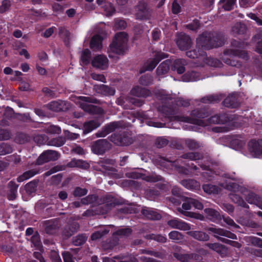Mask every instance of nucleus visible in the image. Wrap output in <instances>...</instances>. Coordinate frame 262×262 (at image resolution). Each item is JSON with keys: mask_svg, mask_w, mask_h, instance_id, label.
I'll return each mask as SVG.
<instances>
[{"mask_svg": "<svg viewBox=\"0 0 262 262\" xmlns=\"http://www.w3.org/2000/svg\"><path fill=\"white\" fill-rule=\"evenodd\" d=\"M224 43V40L221 35L210 33H204L196 39V45L198 48L202 47L203 49H210L222 46ZM199 54L196 50H191L186 53L187 56L190 58L198 59L199 64L204 66L207 63L210 66L217 67L220 64L218 60L208 59L206 53L203 49H199Z\"/></svg>", "mask_w": 262, "mask_h": 262, "instance_id": "f257e3e1", "label": "nucleus"}, {"mask_svg": "<svg viewBox=\"0 0 262 262\" xmlns=\"http://www.w3.org/2000/svg\"><path fill=\"white\" fill-rule=\"evenodd\" d=\"M187 234L200 241H207L209 239V236L205 232L201 231H188Z\"/></svg>", "mask_w": 262, "mask_h": 262, "instance_id": "393cba45", "label": "nucleus"}, {"mask_svg": "<svg viewBox=\"0 0 262 262\" xmlns=\"http://www.w3.org/2000/svg\"><path fill=\"white\" fill-rule=\"evenodd\" d=\"M59 35L63 39L65 44L68 46L72 38L70 32L64 27H60L59 28Z\"/></svg>", "mask_w": 262, "mask_h": 262, "instance_id": "cd10ccee", "label": "nucleus"}, {"mask_svg": "<svg viewBox=\"0 0 262 262\" xmlns=\"http://www.w3.org/2000/svg\"><path fill=\"white\" fill-rule=\"evenodd\" d=\"M111 147V144L105 139H100L95 142L92 146L93 152L98 155L104 153Z\"/></svg>", "mask_w": 262, "mask_h": 262, "instance_id": "9b49d317", "label": "nucleus"}, {"mask_svg": "<svg viewBox=\"0 0 262 262\" xmlns=\"http://www.w3.org/2000/svg\"><path fill=\"white\" fill-rule=\"evenodd\" d=\"M13 149L12 147L6 143L0 144V156H4L12 152Z\"/></svg>", "mask_w": 262, "mask_h": 262, "instance_id": "79ce46f5", "label": "nucleus"}, {"mask_svg": "<svg viewBox=\"0 0 262 262\" xmlns=\"http://www.w3.org/2000/svg\"><path fill=\"white\" fill-rule=\"evenodd\" d=\"M45 230L48 234H55L59 228L58 222L56 220H48L45 222Z\"/></svg>", "mask_w": 262, "mask_h": 262, "instance_id": "6ab92c4d", "label": "nucleus"}, {"mask_svg": "<svg viewBox=\"0 0 262 262\" xmlns=\"http://www.w3.org/2000/svg\"><path fill=\"white\" fill-rule=\"evenodd\" d=\"M169 70V62L167 60L162 62L157 69V73L159 75L167 73Z\"/></svg>", "mask_w": 262, "mask_h": 262, "instance_id": "58836bf2", "label": "nucleus"}, {"mask_svg": "<svg viewBox=\"0 0 262 262\" xmlns=\"http://www.w3.org/2000/svg\"><path fill=\"white\" fill-rule=\"evenodd\" d=\"M178 211L183 215L191 218L199 219H200V217H202V215L200 214H197L194 212H189L187 211H184L181 208L178 209Z\"/></svg>", "mask_w": 262, "mask_h": 262, "instance_id": "052dcab7", "label": "nucleus"}, {"mask_svg": "<svg viewBox=\"0 0 262 262\" xmlns=\"http://www.w3.org/2000/svg\"><path fill=\"white\" fill-rule=\"evenodd\" d=\"M191 115L198 118H204L208 116V113L205 110L193 111L191 113Z\"/></svg>", "mask_w": 262, "mask_h": 262, "instance_id": "13d9d810", "label": "nucleus"}, {"mask_svg": "<svg viewBox=\"0 0 262 262\" xmlns=\"http://www.w3.org/2000/svg\"><path fill=\"white\" fill-rule=\"evenodd\" d=\"M38 173V171L35 170V169H31L28 171H27L25 172L23 174L19 176L17 179V181L18 182H21L25 180H27L31 177H33L35 174H37Z\"/></svg>", "mask_w": 262, "mask_h": 262, "instance_id": "c9c22d12", "label": "nucleus"}, {"mask_svg": "<svg viewBox=\"0 0 262 262\" xmlns=\"http://www.w3.org/2000/svg\"><path fill=\"white\" fill-rule=\"evenodd\" d=\"M141 213L147 219L151 220H159L162 217L160 213L150 208L144 207L141 210Z\"/></svg>", "mask_w": 262, "mask_h": 262, "instance_id": "aec40b11", "label": "nucleus"}, {"mask_svg": "<svg viewBox=\"0 0 262 262\" xmlns=\"http://www.w3.org/2000/svg\"><path fill=\"white\" fill-rule=\"evenodd\" d=\"M232 199V201L235 203L237 204L238 206H240L243 208H249L248 205L246 202L243 199V198H230Z\"/></svg>", "mask_w": 262, "mask_h": 262, "instance_id": "680f3d73", "label": "nucleus"}, {"mask_svg": "<svg viewBox=\"0 0 262 262\" xmlns=\"http://www.w3.org/2000/svg\"><path fill=\"white\" fill-rule=\"evenodd\" d=\"M244 44L236 40H233L231 42V48L230 49L224 51L225 55L239 56L243 59H247V53L243 50H241L244 48Z\"/></svg>", "mask_w": 262, "mask_h": 262, "instance_id": "39448f33", "label": "nucleus"}, {"mask_svg": "<svg viewBox=\"0 0 262 262\" xmlns=\"http://www.w3.org/2000/svg\"><path fill=\"white\" fill-rule=\"evenodd\" d=\"M96 89L99 93L104 95H113L115 92L114 89L104 84L98 85Z\"/></svg>", "mask_w": 262, "mask_h": 262, "instance_id": "72a5a7b5", "label": "nucleus"}, {"mask_svg": "<svg viewBox=\"0 0 262 262\" xmlns=\"http://www.w3.org/2000/svg\"><path fill=\"white\" fill-rule=\"evenodd\" d=\"M73 101L76 103L79 104L80 107L84 111L90 113H101L102 112L100 108L89 104L96 103L97 100L94 98L85 96L74 97L73 98Z\"/></svg>", "mask_w": 262, "mask_h": 262, "instance_id": "20e7f679", "label": "nucleus"}, {"mask_svg": "<svg viewBox=\"0 0 262 262\" xmlns=\"http://www.w3.org/2000/svg\"><path fill=\"white\" fill-rule=\"evenodd\" d=\"M11 6V1L10 0H4L2 2V5L0 6V12L4 13L7 11Z\"/></svg>", "mask_w": 262, "mask_h": 262, "instance_id": "e2e57ef3", "label": "nucleus"}, {"mask_svg": "<svg viewBox=\"0 0 262 262\" xmlns=\"http://www.w3.org/2000/svg\"><path fill=\"white\" fill-rule=\"evenodd\" d=\"M31 242L34 246L36 248H39L42 245L40 241V235L37 232L32 236L31 238Z\"/></svg>", "mask_w": 262, "mask_h": 262, "instance_id": "864d4df0", "label": "nucleus"}, {"mask_svg": "<svg viewBox=\"0 0 262 262\" xmlns=\"http://www.w3.org/2000/svg\"><path fill=\"white\" fill-rule=\"evenodd\" d=\"M103 9L106 13V16H111L113 15L115 11V8L112 4L108 2L105 3L104 6H103Z\"/></svg>", "mask_w": 262, "mask_h": 262, "instance_id": "4d7b16f0", "label": "nucleus"}, {"mask_svg": "<svg viewBox=\"0 0 262 262\" xmlns=\"http://www.w3.org/2000/svg\"><path fill=\"white\" fill-rule=\"evenodd\" d=\"M221 100L220 96L218 95H210L203 98L201 100L202 102L205 103H213L219 102Z\"/></svg>", "mask_w": 262, "mask_h": 262, "instance_id": "de8ad7c7", "label": "nucleus"}, {"mask_svg": "<svg viewBox=\"0 0 262 262\" xmlns=\"http://www.w3.org/2000/svg\"><path fill=\"white\" fill-rule=\"evenodd\" d=\"M250 242L254 246L262 248V239L257 237H251Z\"/></svg>", "mask_w": 262, "mask_h": 262, "instance_id": "338daca9", "label": "nucleus"}, {"mask_svg": "<svg viewBox=\"0 0 262 262\" xmlns=\"http://www.w3.org/2000/svg\"><path fill=\"white\" fill-rule=\"evenodd\" d=\"M223 104L225 106L228 107H235L237 106L236 102V98L233 95L228 96L223 102Z\"/></svg>", "mask_w": 262, "mask_h": 262, "instance_id": "ea45409f", "label": "nucleus"}, {"mask_svg": "<svg viewBox=\"0 0 262 262\" xmlns=\"http://www.w3.org/2000/svg\"><path fill=\"white\" fill-rule=\"evenodd\" d=\"M90 51L89 49H85L81 53V59L83 64H87L89 62Z\"/></svg>", "mask_w": 262, "mask_h": 262, "instance_id": "bf43d9fd", "label": "nucleus"}, {"mask_svg": "<svg viewBox=\"0 0 262 262\" xmlns=\"http://www.w3.org/2000/svg\"><path fill=\"white\" fill-rule=\"evenodd\" d=\"M174 257L181 262H189L192 256L189 254H176Z\"/></svg>", "mask_w": 262, "mask_h": 262, "instance_id": "5fc2aeb1", "label": "nucleus"}, {"mask_svg": "<svg viewBox=\"0 0 262 262\" xmlns=\"http://www.w3.org/2000/svg\"><path fill=\"white\" fill-rule=\"evenodd\" d=\"M246 31V26L241 23L236 24L232 28L234 35L244 34Z\"/></svg>", "mask_w": 262, "mask_h": 262, "instance_id": "c03bdc74", "label": "nucleus"}, {"mask_svg": "<svg viewBox=\"0 0 262 262\" xmlns=\"http://www.w3.org/2000/svg\"><path fill=\"white\" fill-rule=\"evenodd\" d=\"M251 156L255 158H262V140L251 141L248 144Z\"/></svg>", "mask_w": 262, "mask_h": 262, "instance_id": "f8f14e48", "label": "nucleus"}, {"mask_svg": "<svg viewBox=\"0 0 262 262\" xmlns=\"http://www.w3.org/2000/svg\"><path fill=\"white\" fill-rule=\"evenodd\" d=\"M49 108L55 112L64 111L70 107V104L64 101H53L48 104Z\"/></svg>", "mask_w": 262, "mask_h": 262, "instance_id": "a211bd4d", "label": "nucleus"}, {"mask_svg": "<svg viewBox=\"0 0 262 262\" xmlns=\"http://www.w3.org/2000/svg\"><path fill=\"white\" fill-rule=\"evenodd\" d=\"M128 41L127 34L124 32L117 33L110 45L108 56L110 58L115 57L114 54L120 55L126 50Z\"/></svg>", "mask_w": 262, "mask_h": 262, "instance_id": "7ed1b4c3", "label": "nucleus"}, {"mask_svg": "<svg viewBox=\"0 0 262 262\" xmlns=\"http://www.w3.org/2000/svg\"><path fill=\"white\" fill-rule=\"evenodd\" d=\"M147 238L150 239H154L157 242L164 243L166 242L167 238L165 236L161 234H151L147 235Z\"/></svg>", "mask_w": 262, "mask_h": 262, "instance_id": "8fccbe9b", "label": "nucleus"}, {"mask_svg": "<svg viewBox=\"0 0 262 262\" xmlns=\"http://www.w3.org/2000/svg\"><path fill=\"white\" fill-rule=\"evenodd\" d=\"M208 231H210V232L214 234V237L217 238L218 239V240H219L220 241H221L224 243L227 244H228V242L229 241L228 239H227V238H225L224 237H219L217 235L225 236V237H227L228 238L233 239H237V236L235 234H234L229 231H228V230H225V229H223L222 228L210 227L208 229Z\"/></svg>", "mask_w": 262, "mask_h": 262, "instance_id": "423d86ee", "label": "nucleus"}, {"mask_svg": "<svg viewBox=\"0 0 262 262\" xmlns=\"http://www.w3.org/2000/svg\"><path fill=\"white\" fill-rule=\"evenodd\" d=\"M100 124L101 123L97 120H92L85 122L83 126V133L86 134L91 132L93 129L99 127Z\"/></svg>", "mask_w": 262, "mask_h": 262, "instance_id": "a878e982", "label": "nucleus"}, {"mask_svg": "<svg viewBox=\"0 0 262 262\" xmlns=\"http://www.w3.org/2000/svg\"><path fill=\"white\" fill-rule=\"evenodd\" d=\"M102 38L98 35H96L92 38L91 48L93 50L97 51L101 49Z\"/></svg>", "mask_w": 262, "mask_h": 262, "instance_id": "c85d7f7f", "label": "nucleus"}, {"mask_svg": "<svg viewBox=\"0 0 262 262\" xmlns=\"http://www.w3.org/2000/svg\"><path fill=\"white\" fill-rule=\"evenodd\" d=\"M67 166L69 167H77L83 168H86L89 167L88 163L84 161L76 159H72L67 164Z\"/></svg>", "mask_w": 262, "mask_h": 262, "instance_id": "c756f323", "label": "nucleus"}, {"mask_svg": "<svg viewBox=\"0 0 262 262\" xmlns=\"http://www.w3.org/2000/svg\"><path fill=\"white\" fill-rule=\"evenodd\" d=\"M59 35L63 39L65 44L68 46L72 38L70 32L64 27H60L59 28Z\"/></svg>", "mask_w": 262, "mask_h": 262, "instance_id": "bb28decb", "label": "nucleus"}, {"mask_svg": "<svg viewBox=\"0 0 262 262\" xmlns=\"http://www.w3.org/2000/svg\"><path fill=\"white\" fill-rule=\"evenodd\" d=\"M135 15L137 19L145 20L148 19L150 12L147 4L144 2H140L135 8Z\"/></svg>", "mask_w": 262, "mask_h": 262, "instance_id": "6e6552de", "label": "nucleus"}, {"mask_svg": "<svg viewBox=\"0 0 262 262\" xmlns=\"http://www.w3.org/2000/svg\"><path fill=\"white\" fill-rule=\"evenodd\" d=\"M236 0H220V5L226 11H230L234 8Z\"/></svg>", "mask_w": 262, "mask_h": 262, "instance_id": "e433bc0d", "label": "nucleus"}, {"mask_svg": "<svg viewBox=\"0 0 262 262\" xmlns=\"http://www.w3.org/2000/svg\"><path fill=\"white\" fill-rule=\"evenodd\" d=\"M230 119L226 114L221 115H216L208 119L209 123L224 124L230 121Z\"/></svg>", "mask_w": 262, "mask_h": 262, "instance_id": "5701e85b", "label": "nucleus"}, {"mask_svg": "<svg viewBox=\"0 0 262 262\" xmlns=\"http://www.w3.org/2000/svg\"><path fill=\"white\" fill-rule=\"evenodd\" d=\"M121 123L119 122H114L106 125L102 130L97 133V137H105L110 133L113 132L116 128L119 127Z\"/></svg>", "mask_w": 262, "mask_h": 262, "instance_id": "412c9836", "label": "nucleus"}, {"mask_svg": "<svg viewBox=\"0 0 262 262\" xmlns=\"http://www.w3.org/2000/svg\"><path fill=\"white\" fill-rule=\"evenodd\" d=\"M92 65L95 68L104 70L108 67V60L104 55H98L92 59Z\"/></svg>", "mask_w": 262, "mask_h": 262, "instance_id": "4468645a", "label": "nucleus"}, {"mask_svg": "<svg viewBox=\"0 0 262 262\" xmlns=\"http://www.w3.org/2000/svg\"><path fill=\"white\" fill-rule=\"evenodd\" d=\"M110 140L114 144L120 146L128 145L133 142V139L125 133L112 134Z\"/></svg>", "mask_w": 262, "mask_h": 262, "instance_id": "0eeeda50", "label": "nucleus"}, {"mask_svg": "<svg viewBox=\"0 0 262 262\" xmlns=\"http://www.w3.org/2000/svg\"><path fill=\"white\" fill-rule=\"evenodd\" d=\"M131 93L133 95L137 97H145L149 95V92L148 90L145 89H143L139 86H137L134 88L132 91Z\"/></svg>", "mask_w": 262, "mask_h": 262, "instance_id": "4c0bfd02", "label": "nucleus"}, {"mask_svg": "<svg viewBox=\"0 0 262 262\" xmlns=\"http://www.w3.org/2000/svg\"><path fill=\"white\" fill-rule=\"evenodd\" d=\"M186 64V61L183 59H178L175 61L174 67L178 74H182L185 71L184 66Z\"/></svg>", "mask_w": 262, "mask_h": 262, "instance_id": "a18cd8bd", "label": "nucleus"}, {"mask_svg": "<svg viewBox=\"0 0 262 262\" xmlns=\"http://www.w3.org/2000/svg\"><path fill=\"white\" fill-rule=\"evenodd\" d=\"M208 219L210 221L217 223L221 221L222 216L219 212L212 208H206L204 210Z\"/></svg>", "mask_w": 262, "mask_h": 262, "instance_id": "4be33fe9", "label": "nucleus"}, {"mask_svg": "<svg viewBox=\"0 0 262 262\" xmlns=\"http://www.w3.org/2000/svg\"><path fill=\"white\" fill-rule=\"evenodd\" d=\"M181 184L189 189H196L200 187V183L192 179L184 180L181 181Z\"/></svg>", "mask_w": 262, "mask_h": 262, "instance_id": "7c9ffc66", "label": "nucleus"}, {"mask_svg": "<svg viewBox=\"0 0 262 262\" xmlns=\"http://www.w3.org/2000/svg\"><path fill=\"white\" fill-rule=\"evenodd\" d=\"M167 57L166 55L162 52H157L155 54V57L152 59L148 60L144 64V70L141 71V73L144 72L145 71H151L152 70L159 61Z\"/></svg>", "mask_w": 262, "mask_h": 262, "instance_id": "9d476101", "label": "nucleus"}, {"mask_svg": "<svg viewBox=\"0 0 262 262\" xmlns=\"http://www.w3.org/2000/svg\"><path fill=\"white\" fill-rule=\"evenodd\" d=\"M169 238L175 241L178 242L179 241L182 240L183 238V236L182 233L177 231H171L169 234Z\"/></svg>", "mask_w": 262, "mask_h": 262, "instance_id": "603ef678", "label": "nucleus"}, {"mask_svg": "<svg viewBox=\"0 0 262 262\" xmlns=\"http://www.w3.org/2000/svg\"><path fill=\"white\" fill-rule=\"evenodd\" d=\"M88 190L85 188L77 187L73 191V194L74 196H82L88 193Z\"/></svg>", "mask_w": 262, "mask_h": 262, "instance_id": "3c124183", "label": "nucleus"}, {"mask_svg": "<svg viewBox=\"0 0 262 262\" xmlns=\"http://www.w3.org/2000/svg\"><path fill=\"white\" fill-rule=\"evenodd\" d=\"M126 176L128 178H132V179H137L140 178L143 180H145L147 182H157L160 180V177L145 176L144 174H142L141 173L137 172L136 171L127 172L126 174Z\"/></svg>", "mask_w": 262, "mask_h": 262, "instance_id": "dca6fc26", "label": "nucleus"}, {"mask_svg": "<svg viewBox=\"0 0 262 262\" xmlns=\"http://www.w3.org/2000/svg\"><path fill=\"white\" fill-rule=\"evenodd\" d=\"M79 227V224L76 222L69 223L64 227L62 231V235L66 238H68L77 232Z\"/></svg>", "mask_w": 262, "mask_h": 262, "instance_id": "f3484780", "label": "nucleus"}, {"mask_svg": "<svg viewBox=\"0 0 262 262\" xmlns=\"http://www.w3.org/2000/svg\"><path fill=\"white\" fill-rule=\"evenodd\" d=\"M47 132L52 134H59L61 129L57 126L50 125L47 128Z\"/></svg>", "mask_w": 262, "mask_h": 262, "instance_id": "69168bd1", "label": "nucleus"}, {"mask_svg": "<svg viewBox=\"0 0 262 262\" xmlns=\"http://www.w3.org/2000/svg\"><path fill=\"white\" fill-rule=\"evenodd\" d=\"M109 232L108 230L103 229L96 231L93 233L91 236V239L96 241L101 238L104 235L107 234Z\"/></svg>", "mask_w": 262, "mask_h": 262, "instance_id": "09e8293b", "label": "nucleus"}, {"mask_svg": "<svg viewBox=\"0 0 262 262\" xmlns=\"http://www.w3.org/2000/svg\"><path fill=\"white\" fill-rule=\"evenodd\" d=\"M119 238L113 235V237L106 239L102 243L103 248L105 250H111L119 243Z\"/></svg>", "mask_w": 262, "mask_h": 262, "instance_id": "b1692460", "label": "nucleus"}, {"mask_svg": "<svg viewBox=\"0 0 262 262\" xmlns=\"http://www.w3.org/2000/svg\"><path fill=\"white\" fill-rule=\"evenodd\" d=\"M37 183L35 182H30L25 185V189L27 193L30 195L36 190Z\"/></svg>", "mask_w": 262, "mask_h": 262, "instance_id": "6e6d98bb", "label": "nucleus"}, {"mask_svg": "<svg viewBox=\"0 0 262 262\" xmlns=\"http://www.w3.org/2000/svg\"><path fill=\"white\" fill-rule=\"evenodd\" d=\"M122 201H119L116 198H82L80 201L72 202L70 205L72 207L78 208L81 205L105 204L104 206L107 210H111L116 206L121 205Z\"/></svg>", "mask_w": 262, "mask_h": 262, "instance_id": "f03ea898", "label": "nucleus"}, {"mask_svg": "<svg viewBox=\"0 0 262 262\" xmlns=\"http://www.w3.org/2000/svg\"><path fill=\"white\" fill-rule=\"evenodd\" d=\"M60 155L55 150H49L44 151L37 159L36 164L41 165L51 161L57 160Z\"/></svg>", "mask_w": 262, "mask_h": 262, "instance_id": "1a4fd4ad", "label": "nucleus"}, {"mask_svg": "<svg viewBox=\"0 0 262 262\" xmlns=\"http://www.w3.org/2000/svg\"><path fill=\"white\" fill-rule=\"evenodd\" d=\"M199 21L195 19L192 23L187 25L186 27L190 30L195 31L199 28Z\"/></svg>", "mask_w": 262, "mask_h": 262, "instance_id": "774afa93", "label": "nucleus"}, {"mask_svg": "<svg viewBox=\"0 0 262 262\" xmlns=\"http://www.w3.org/2000/svg\"><path fill=\"white\" fill-rule=\"evenodd\" d=\"M87 238L86 234H79L72 238V244L75 246H81L85 243Z\"/></svg>", "mask_w": 262, "mask_h": 262, "instance_id": "2f4dec72", "label": "nucleus"}, {"mask_svg": "<svg viewBox=\"0 0 262 262\" xmlns=\"http://www.w3.org/2000/svg\"><path fill=\"white\" fill-rule=\"evenodd\" d=\"M184 158L191 160H196L201 158L202 155L198 152H189L184 155Z\"/></svg>", "mask_w": 262, "mask_h": 262, "instance_id": "0e129e2a", "label": "nucleus"}, {"mask_svg": "<svg viewBox=\"0 0 262 262\" xmlns=\"http://www.w3.org/2000/svg\"><path fill=\"white\" fill-rule=\"evenodd\" d=\"M168 225L172 228L181 230L188 231L191 229L190 225L189 224L178 219H174L168 221Z\"/></svg>", "mask_w": 262, "mask_h": 262, "instance_id": "2eb2a0df", "label": "nucleus"}, {"mask_svg": "<svg viewBox=\"0 0 262 262\" xmlns=\"http://www.w3.org/2000/svg\"><path fill=\"white\" fill-rule=\"evenodd\" d=\"M132 232V229L129 227L122 228L116 230L113 233V235L115 236H118L121 237H128L131 235Z\"/></svg>", "mask_w": 262, "mask_h": 262, "instance_id": "473e14b6", "label": "nucleus"}, {"mask_svg": "<svg viewBox=\"0 0 262 262\" xmlns=\"http://www.w3.org/2000/svg\"><path fill=\"white\" fill-rule=\"evenodd\" d=\"M206 246L219 253H222L225 250V246L220 243H207Z\"/></svg>", "mask_w": 262, "mask_h": 262, "instance_id": "37998d69", "label": "nucleus"}, {"mask_svg": "<svg viewBox=\"0 0 262 262\" xmlns=\"http://www.w3.org/2000/svg\"><path fill=\"white\" fill-rule=\"evenodd\" d=\"M177 44L181 50L188 49L192 45V41L188 35L185 34H180L178 35Z\"/></svg>", "mask_w": 262, "mask_h": 262, "instance_id": "ddd939ff", "label": "nucleus"}, {"mask_svg": "<svg viewBox=\"0 0 262 262\" xmlns=\"http://www.w3.org/2000/svg\"><path fill=\"white\" fill-rule=\"evenodd\" d=\"M66 142V139L63 137H58L51 139L48 141V144L50 146H54L57 147L61 146Z\"/></svg>", "mask_w": 262, "mask_h": 262, "instance_id": "a19ab883", "label": "nucleus"}, {"mask_svg": "<svg viewBox=\"0 0 262 262\" xmlns=\"http://www.w3.org/2000/svg\"><path fill=\"white\" fill-rule=\"evenodd\" d=\"M199 79V74L194 72L187 73L183 76V80L185 81H196Z\"/></svg>", "mask_w": 262, "mask_h": 262, "instance_id": "49530a36", "label": "nucleus"}, {"mask_svg": "<svg viewBox=\"0 0 262 262\" xmlns=\"http://www.w3.org/2000/svg\"><path fill=\"white\" fill-rule=\"evenodd\" d=\"M204 191L209 195L217 194L220 191V188L215 185L205 184L203 186Z\"/></svg>", "mask_w": 262, "mask_h": 262, "instance_id": "f704fd0d", "label": "nucleus"}]
</instances>
